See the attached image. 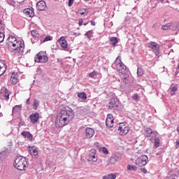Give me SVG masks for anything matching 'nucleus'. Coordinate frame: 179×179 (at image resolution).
Returning a JSON list of instances; mask_svg holds the SVG:
<instances>
[{"label": "nucleus", "instance_id": "1", "mask_svg": "<svg viewBox=\"0 0 179 179\" xmlns=\"http://www.w3.org/2000/svg\"><path fill=\"white\" fill-rule=\"evenodd\" d=\"M73 118H75L73 110L71 108L62 110L56 118V128H62L65 127V125H68Z\"/></svg>", "mask_w": 179, "mask_h": 179}, {"label": "nucleus", "instance_id": "2", "mask_svg": "<svg viewBox=\"0 0 179 179\" xmlns=\"http://www.w3.org/2000/svg\"><path fill=\"white\" fill-rule=\"evenodd\" d=\"M6 46L10 52H15V54H20L24 51V43L17 41L13 36H8L6 40Z\"/></svg>", "mask_w": 179, "mask_h": 179}, {"label": "nucleus", "instance_id": "3", "mask_svg": "<svg viewBox=\"0 0 179 179\" xmlns=\"http://www.w3.org/2000/svg\"><path fill=\"white\" fill-rule=\"evenodd\" d=\"M27 162H29V159L27 158L19 156L15 160L14 166L17 170L23 171L26 170L27 167Z\"/></svg>", "mask_w": 179, "mask_h": 179}, {"label": "nucleus", "instance_id": "4", "mask_svg": "<svg viewBox=\"0 0 179 179\" xmlns=\"http://www.w3.org/2000/svg\"><path fill=\"white\" fill-rule=\"evenodd\" d=\"M113 69H116L119 73H127L128 70H127V66L121 61V57L119 56L116 58L114 63L112 64Z\"/></svg>", "mask_w": 179, "mask_h": 179}, {"label": "nucleus", "instance_id": "5", "mask_svg": "<svg viewBox=\"0 0 179 179\" xmlns=\"http://www.w3.org/2000/svg\"><path fill=\"white\" fill-rule=\"evenodd\" d=\"M34 59L35 62L46 64V62H48V56L45 55V53L44 52L41 51L36 54Z\"/></svg>", "mask_w": 179, "mask_h": 179}, {"label": "nucleus", "instance_id": "6", "mask_svg": "<svg viewBox=\"0 0 179 179\" xmlns=\"http://www.w3.org/2000/svg\"><path fill=\"white\" fill-rule=\"evenodd\" d=\"M148 160H149L148 156L141 155L136 159L135 164L136 166H139V167H143V166L148 164Z\"/></svg>", "mask_w": 179, "mask_h": 179}, {"label": "nucleus", "instance_id": "7", "mask_svg": "<svg viewBox=\"0 0 179 179\" xmlns=\"http://www.w3.org/2000/svg\"><path fill=\"white\" fill-rule=\"evenodd\" d=\"M9 90L5 87H2L0 90V99L1 100H9Z\"/></svg>", "mask_w": 179, "mask_h": 179}, {"label": "nucleus", "instance_id": "8", "mask_svg": "<svg viewBox=\"0 0 179 179\" xmlns=\"http://www.w3.org/2000/svg\"><path fill=\"white\" fill-rule=\"evenodd\" d=\"M108 107L110 110H118V99L115 97H112L110 102L108 103Z\"/></svg>", "mask_w": 179, "mask_h": 179}, {"label": "nucleus", "instance_id": "9", "mask_svg": "<svg viewBox=\"0 0 179 179\" xmlns=\"http://www.w3.org/2000/svg\"><path fill=\"white\" fill-rule=\"evenodd\" d=\"M148 47L152 48L157 57H159V55L160 54V46H159V44L156 43L155 42H150L148 43Z\"/></svg>", "mask_w": 179, "mask_h": 179}, {"label": "nucleus", "instance_id": "10", "mask_svg": "<svg viewBox=\"0 0 179 179\" xmlns=\"http://www.w3.org/2000/svg\"><path fill=\"white\" fill-rule=\"evenodd\" d=\"M122 157V155L120 153L113 154L110 158L109 163H108V166H110V164H115L117 162L120 160V159Z\"/></svg>", "mask_w": 179, "mask_h": 179}, {"label": "nucleus", "instance_id": "11", "mask_svg": "<svg viewBox=\"0 0 179 179\" xmlns=\"http://www.w3.org/2000/svg\"><path fill=\"white\" fill-rule=\"evenodd\" d=\"M118 131H120V135H127V133L129 132V127H127L124 123H120Z\"/></svg>", "mask_w": 179, "mask_h": 179}, {"label": "nucleus", "instance_id": "12", "mask_svg": "<svg viewBox=\"0 0 179 179\" xmlns=\"http://www.w3.org/2000/svg\"><path fill=\"white\" fill-rule=\"evenodd\" d=\"M106 127L108 128H113L114 127V117L113 115L108 114L106 120Z\"/></svg>", "mask_w": 179, "mask_h": 179}, {"label": "nucleus", "instance_id": "13", "mask_svg": "<svg viewBox=\"0 0 179 179\" xmlns=\"http://www.w3.org/2000/svg\"><path fill=\"white\" fill-rule=\"evenodd\" d=\"M85 138L90 139L91 138H93L94 135V129L90 127H87V129H85Z\"/></svg>", "mask_w": 179, "mask_h": 179}, {"label": "nucleus", "instance_id": "14", "mask_svg": "<svg viewBox=\"0 0 179 179\" xmlns=\"http://www.w3.org/2000/svg\"><path fill=\"white\" fill-rule=\"evenodd\" d=\"M87 159L88 162H97V157H96V150H91Z\"/></svg>", "mask_w": 179, "mask_h": 179}, {"label": "nucleus", "instance_id": "15", "mask_svg": "<svg viewBox=\"0 0 179 179\" xmlns=\"http://www.w3.org/2000/svg\"><path fill=\"white\" fill-rule=\"evenodd\" d=\"M29 118L32 124H37V122H38V120H40V114L38 113H35L30 115Z\"/></svg>", "mask_w": 179, "mask_h": 179}, {"label": "nucleus", "instance_id": "16", "mask_svg": "<svg viewBox=\"0 0 179 179\" xmlns=\"http://www.w3.org/2000/svg\"><path fill=\"white\" fill-rule=\"evenodd\" d=\"M28 152L31 156H38V150L36 146L29 147Z\"/></svg>", "mask_w": 179, "mask_h": 179}, {"label": "nucleus", "instance_id": "17", "mask_svg": "<svg viewBox=\"0 0 179 179\" xmlns=\"http://www.w3.org/2000/svg\"><path fill=\"white\" fill-rule=\"evenodd\" d=\"M47 8V5L45 4V1H40L36 3V9L37 10H44Z\"/></svg>", "mask_w": 179, "mask_h": 179}, {"label": "nucleus", "instance_id": "18", "mask_svg": "<svg viewBox=\"0 0 179 179\" xmlns=\"http://www.w3.org/2000/svg\"><path fill=\"white\" fill-rule=\"evenodd\" d=\"M7 66L5 64V61H0V76H2L5 72H6Z\"/></svg>", "mask_w": 179, "mask_h": 179}, {"label": "nucleus", "instance_id": "19", "mask_svg": "<svg viewBox=\"0 0 179 179\" xmlns=\"http://www.w3.org/2000/svg\"><path fill=\"white\" fill-rule=\"evenodd\" d=\"M59 44H60L61 47L62 48H67L68 47V43L66 42V40H65V37L62 36L59 40H58Z\"/></svg>", "mask_w": 179, "mask_h": 179}, {"label": "nucleus", "instance_id": "20", "mask_svg": "<svg viewBox=\"0 0 179 179\" xmlns=\"http://www.w3.org/2000/svg\"><path fill=\"white\" fill-rule=\"evenodd\" d=\"M170 30H173L174 31H179V22L169 23Z\"/></svg>", "mask_w": 179, "mask_h": 179}, {"label": "nucleus", "instance_id": "21", "mask_svg": "<svg viewBox=\"0 0 179 179\" xmlns=\"http://www.w3.org/2000/svg\"><path fill=\"white\" fill-rule=\"evenodd\" d=\"M21 135L22 136H24V138L29 139V141H33V135L29 131H22Z\"/></svg>", "mask_w": 179, "mask_h": 179}, {"label": "nucleus", "instance_id": "22", "mask_svg": "<svg viewBox=\"0 0 179 179\" xmlns=\"http://www.w3.org/2000/svg\"><path fill=\"white\" fill-rule=\"evenodd\" d=\"M23 12L24 15L29 16V17H33V16H34V11L30 8H26Z\"/></svg>", "mask_w": 179, "mask_h": 179}, {"label": "nucleus", "instance_id": "23", "mask_svg": "<svg viewBox=\"0 0 179 179\" xmlns=\"http://www.w3.org/2000/svg\"><path fill=\"white\" fill-rule=\"evenodd\" d=\"M178 90V87H177V85H171L169 87V91L171 93V96H175L176 95V92H177Z\"/></svg>", "mask_w": 179, "mask_h": 179}, {"label": "nucleus", "instance_id": "24", "mask_svg": "<svg viewBox=\"0 0 179 179\" xmlns=\"http://www.w3.org/2000/svg\"><path fill=\"white\" fill-rule=\"evenodd\" d=\"M78 97H79L82 101H85V100H87V94H86V92H79L78 94Z\"/></svg>", "mask_w": 179, "mask_h": 179}, {"label": "nucleus", "instance_id": "25", "mask_svg": "<svg viewBox=\"0 0 179 179\" xmlns=\"http://www.w3.org/2000/svg\"><path fill=\"white\" fill-rule=\"evenodd\" d=\"M110 45H113V47H115V45L118 44V38L117 37H111L110 38Z\"/></svg>", "mask_w": 179, "mask_h": 179}, {"label": "nucleus", "instance_id": "26", "mask_svg": "<svg viewBox=\"0 0 179 179\" xmlns=\"http://www.w3.org/2000/svg\"><path fill=\"white\" fill-rule=\"evenodd\" d=\"M122 81L125 83V85H127V83H128V82H129V76H128V74H127V73H122Z\"/></svg>", "mask_w": 179, "mask_h": 179}, {"label": "nucleus", "instance_id": "27", "mask_svg": "<svg viewBox=\"0 0 179 179\" xmlns=\"http://www.w3.org/2000/svg\"><path fill=\"white\" fill-rule=\"evenodd\" d=\"M6 156H8V150H3L0 152V159L1 160H3L4 159H6Z\"/></svg>", "mask_w": 179, "mask_h": 179}, {"label": "nucleus", "instance_id": "28", "mask_svg": "<svg viewBox=\"0 0 179 179\" xmlns=\"http://www.w3.org/2000/svg\"><path fill=\"white\" fill-rule=\"evenodd\" d=\"M22 110V105H17L13 108V113H19Z\"/></svg>", "mask_w": 179, "mask_h": 179}, {"label": "nucleus", "instance_id": "29", "mask_svg": "<svg viewBox=\"0 0 179 179\" xmlns=\"http://www.w3.org/2000/svg\"><path fill=\"white\" fill-rule=\"evenodd\" d=\"M127 170L129 171H136L138 170V167H136V166L127 165Z\"/></svg>", "mask_w": 179, "mask_h": 179}, {"label": "nucleus", "instance_id": "30", "mask_svg": "<svg viewBox=\"0 0 179 179\" xmlns=\"http://www.w3.org/2000/svg\"><path fill=\"white\" fill-rule=\"evenodd\" d=\"M137 75H138V76H143V69H142V68H141V67L138 68Z\"/></svg>", "mask_w": 179, "mask_h": 179}, {"label": "nucleus", "instance_id": "31", "mask_svg": "<svg viewBox=\"0 0 179 179\" xmlns=\"http://www.w3.org/2000/svg\"><path fill=\"white\" fill-rule=\"evenodd\" d=\"M93 34V30L88 31L87 33L85 34V36L87 37V38H92V34Z\"/></svg>", "mask_w": 179, "mask_h": 179}, {"label": "nucleus", "instance_id": "32", "mask_svg": "<svg viewBox=\"0 0 179 179\" xmlns=\"http://www.w3.org/2000/svg\"><path fill=\"white\" fill-rule=\"evenodd\" d=\"M38 101L37 99H34V104H33V108L34 110H37V107H38Z\"/></svg>", "mask_w": 179, "mask_h": 179}, {"label": "nucleus", "instance_id": "33", "mask_svg": "<svg viewBox=\"0 0 179 179\" xmlns=\"http://www.w3.org/2000/svg\"><path fill=\"white\" fill-rule=\"evenodd\" d=\"M100 151L104 153L105 155H108L109 153L108 150L106 147L101 148Z\"/></svg>", "mask_w": 179, "mask_h": 179}, {"label": "nucleus", "instance_id": "34", "mask_svg": "<svg viewBox=\"0 0 179 179\" xmlns=\"http://www.w3.org/2000/svg\"><path fill=\"white\" fill-rule=\"evenodd\" d=\"M10 82L13 85H16L17 83V78L13 77V76H11L10 78Z\"/></svg>", "mask_w": 179, "mask_h": 179}, {"label": "nucleus", "instance_id": "35", "mask_svg": "<svg viewBox=\"0 0 179 179\" xmlns=\"http://www.w3.org/2000/svg\"><path fill=\"white\" fill-rule=\"evenodd\" d=\"M31 34L33 36V37H38V32H37L36 30H32L31 31Z\"/></svg>", "mask_w": 179, "mask_h": 179}, {"label": "nucleus", "instance_id": "36", "mask_svg": "<svg viewBox=\"0 0 179 179\" xmlns=\"http://www.w3.org/2000/svg\"><path fill=\"white\" fill-rule=\"evenodd\" d=\"M170 23L166 24V25H164L162 27V30H169L170 29Z\"/></svg>", "mask_w": 179, "mask_h": 179}, {"label": "nucleus", "instance_id": "37", "mask_svg": "<svg viewBox=\"0 0 179 179\" xmlns=\"http://www.w3.org/2000/svg\"><path fill=\"white\" fill-rule=\"evenodd\" d=\"M146 132L148 134L147 136H150V135H152V134H153V131H152V129H150V128H147Z\"/></svg>", "mask_w": 179, "mask_h": 179}, {"label": "nucleus", "instance_id": "38", "mask_svg": "<svg viewBox=\"0 0 179 179\" xmlns=\"http://www.w3.org/2000/svg\"><path fill=\"white\" fill-rule=\"evenodd\" d=\"M5 40V34L0 33V43H2Z\"/></svg>", "mask_w": 179, "mask_h": 179}, {"label": "nucleus", "instance_id": "39", "mask_svg": "<svg viewBox=\"0 0 179 179\" xmlns=\"http://www.w3.org/2000/svg\"><path fill=\"white\" fill-rule=\"evenodd\" d=\"M97 75V71H93L90 73V78H94Z\"/></svg>", "mask_w": 179, "mask_h": 179}, {"label": "nucleus", "instance_id": "40", "mask_svg": "<svg viewBox=\"0 0 179 179\" xmlns=\"http://www.w3.org/2000/svg\"><path fill=\"white\" fill-rule=\"evenodd\" d=\"M45 41H51V37L46 36L45 39L43 40V43H45Z\"/></svg>", "mask_w": 179, "mask_h": 179}, {"label": "nucleus", "instance_id": "41", "mask_svg": "<svg viewBox=\"0 0 179 179\" xmlns=\"http://www.w3.org/2000/svg\"><path fill=\"white\" fill-rule=\"evenodd\" d=\"M8 3L10 4V6H14L15 7V1H8Z\"/></svg>", "mask_w": 179, "mask_h": 179}, {"label": "nucleus", "instance_id": "42", "mask_svg": "<svg viewBox=\"0 0 179 179\" xmlns=\"http://www.w3.org/2000/svg\"><path fill=\"white\" fill-rule=\"evenodd\" d=\"M79 26H82L83 24V19L80 18L78 22Z\"/></svg>", "mask_w": 179, "mask_h": 179}, {"label": "nucleus", "instance_id": "43", "mask_svg": "<svg viewBox=\"0 0 179 179\" xmlns=\"http://www.w3.org/2000/svg\"><path fill=\"white\" fill-rule=\"evenodd\" d=\"M155 146L156 148H159V146H160V142L157 140H155Z\"/></svg>", "mask_w": 179, "mask_h": 179}, {"label": "nucleus", "instance_id": "44", "mask_svg": "<svg viewBox=\"0 0 179 179\" xmlns=\"http://www.w3.org/2000/svg\"><path fill=\"white\" fill-rule=\"evenodd\" d=\"M138 94H134L132 96L133 100H138Z\"/></svg>", "mask_w": 179, "mask_h": 179}, {"label": "nucleus", "instance_id": "45", "mask_svg": "<svg viewBox=\"0 0 179 179\" xmlns=\"http://www.w3.org/2000/svg\"><path fill=\"white\" fill-rule=\"evenodd\" d=\"M141 171H142V173H143L144 174H146V173H148V170L145 168H142L141 169Z\"/></svg>", "mask_w": 179, "mask_h": 179}, {"label": "nucleus", "instance_id": "46", "mask_svg": "<svg viewBox=\"0 0 179 179\" xmlns=\"http://www.w3.org/2000/svg\"><path fill=\"white\" fill-rule=\"evenodd\" d=\"M73 5V0H69V6H72Z\"/></svg>", "mask_w": 179, "mask_h": 179}, {"label": "nucleus", "instance_id": "47", "mask_svg": "<svg viewBox=\"0 0 179 179\" xmlns=\"http://www.w3.org/2000/svg\"><path fill=\"white\" fill-rule=\"evenodd\" d=\"M176 149H178L179 148V141L178 140L176 142Z\"/></svg>", "mask_w": 179, "mask_h": 179}, {"label": "nucleus", "instance_id": "48", "mask_svg": "<svg viewBox=\"0 0 179 179\" xmlns=\"http://www.w3.org/2000/svg\"><path fill=\"white\" fill-rule=\"evenodd\" d=\"M23 125H24V122H20L18 124V127H23Z\"/></svg>", "mask_w": 179, "mask_h": 179}, {"label": "nucleus", "instance_id": "49", "mask_svg": "<svg viewBox=\"0 0 179 179\" xmlns=\"http://www.w3.org/2000/svg\"><path fill=\"white\" fill-rule=\"evenodd\" d=\"M91 24H92V26H96V22H94V21L92 20Z\"/></svg>", "mask_w": 179, "mask_h": 179}, {"label": "nucleus", "instance_id": "50", "mask_svg": "<svg viewBox=\"0 0 179 179\" xmlns=\"http://www.w3.org/2000/svg\"><path fill=\"white\" fill-rule=\"evenodd\" d=\"M27 104H30V98H28L27 100Z\"/></svg>", "mask_w": 179, "mask_h": 179}, {"label": "nucleus", "instance_id": "51", "mask_svg": "<svg viewBox=\"0 0 179 179\" xmlns=\"http://www.w3.org/2000/svg\"><path fill=\"white\" fill-rule=\"evenodd\" d=\"M85 12H86V11H82V10H80V15H85Z\"/></svg>", "mask_w": 179, "mask_h": 179}, {"label": "nucleus", "instance_id": "52", "mask_svg": "<svg viewBox=\"0 0 179 179\" xmlns=\"http://www.w3.org/2000/svg\"><path fill=\"white\" fill-rule=\"evenodd\" d=\"M94 146H96L97 148H99V143H96L94 144Z\"/></svg>", "mask_w": 179, "mask_h": 179}, {"label": "nucleus", "instance_id": "53", "mask_svg": "<svg viewBox=\"0 0 179 179\" xmlns=\"http://www.w3.org/2000/svg\"><path fill=\"white\" fill-rule=\"evenodd\" d=\"M176 131H177V132H178V134H179V127H177Z\"/></svg>", "mask_w": 179, "mask_h": 179}, {"label": "nucleus", "instance_id": "54", "mask_svg": "<svg viewBox=\"0 0 179 179\" xmlns=\"http://www.w3.org/2000/svg\"><path fill=\"white\" fill-rule=\"evenodd\" d=\"M158 2H164V0H157Z\"/></svg>", "mask_w": 179, "mask_h": 179}, {"label": "nucleus", "instance_id": "55", "mask_svg": "<svg viewBox=\"0 0 179 179\" xmlns=\"http://www.w3.org/2000/svg\"><path fill=\"white\" fill-rule=\"evenodd\" d=\"M0 24H3V21H2V20H0Z\"/></svg>", "mask_w": 179, "mask_h": 179}, {"label": "nucleus", "instance_id": "56", "mask_svg": "<svg viewBox=\"0 0 179 179\" xmlns=\"http://www.w3.org/2000/svg\"><path fill=\"white\" fill-rule=\"evenodd\" d=\"M87 24H88V22H85V23H84V26L87 25Z\"/></svg>", "mask_w": 179, "mask_h": 179}, {"label": "nucleus", "instance_id": "57", "mask_svg": "<svg viewBox=\"0 0 179 179\" xmlns=\"http://www.w3.org/2000/svg\"><path fill=\"white\" fill-rule=\"evenodd\" d=\"M73 34H74L75 36H76V33L74 32Z\"/></svg>", "mask_w": 179, "mask_h": 179}, {"label": "nucleus", "instance_id": "58", "mask_svg": "<svg viewBox=\"0 0 179 179\" xmlns=\"http://www.w3.org/2000/svg\"><path fill=\"white\" fill-rule=\"evenodd\" d=\"M0 108H1V105H0Z\"/></svg>", "mask_w": 179, "mask_h": 179}]
</instances>
